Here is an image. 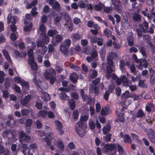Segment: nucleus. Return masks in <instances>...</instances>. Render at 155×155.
<instances>
[{
  "label": "nucleus",
  "instance_id": "f03ea898",
  "mask_svg": "<svg viewBox=\"0 0 155 155\" xmlns=\"http://www.w3.org/2000/svg\"><path fill=\"white\" fill-rule=\"evenodd\" d=\"M84 126L83 124L79 122H77L75 124V130L77 133L80 137H83L86 135V132L84 129Z\"/></svg>",
  "mask_w": 155,
  "mask_h": 155
},
{
  "label": "nucleus",
  "instance_id": "79ce46f5",
  "mask_svg": "<svg viewBox=\"0 0 155 155\" xmlns=\"http://www.w3.org/2000/svg\"><path fill=\"white\" fill-rule=\"evenodd\" d=\"M56 129L57 130H60L61 129H62L63 127V125L62 123L60 122L59 120L57 121L56 124Z\"/></svg>",
  "mask_w": 155,
  "mask_h": 155
},
{
  "label": "nucleus",
  "instance_id": "ddd939ff",
  "mask_svg": "<svg viewBox=\"0 0 155 155\" xmlns=\"http://www.w3.org/2000/svg\"><path fill=\"white\" fill-rule=\"evenodd\" d=\"M116 114L117 115V120L120 123H123L125 120L124 115L117 111H116Z\"/></svg>",
  "mask_w": 155,
  "mask_h": 155
},
{
  "label": "nucleus",
  "instance_id": "b1692460",
  "mask_svg": "<svg viewBox=\"0 0 155 155\" xmlns=\"http://www.w3.org/2000/svg\"><path fill=\"white\" fill-rule=\"evenodd\" d=\"M133 19L134 21H138L141 20V17L139 14L135 13L133 14Z\"/></svg>",
  "mask_w": 155,
  "mask_h": 155
},
{
  "label": "nucleus",
  "instance_id": "58836bf2",
  "mask_svg": "<svg viewBox=\"0 0 155 155\" xmlns=\"http://www.w3.org/2000/svg\"><path fill=\"white\" fill-rule=\"evenodd\" d=\"M18 38V34L16 33V34L15 33H12L11 34L10 36L11 39L14 41L16 40Z\"/></svg>",
  "mask_w": 155,
  "mask_h": 155
},
{
  "label": "nucleus",
  "instance_id": "f8f14e48",
  "mask_svg": "<svg viewBox=\"0 0 155 155\" xmlns=\"http://www.w3.org/2000/svg\"><path fill=\"white\" fill-rule=\"evenodd\" d=\"M31 98L30 95H28L25 97L23 99L20 101V102L22 105L24 106L28 104Z\"/></svg>",
  "mask_w": 155,
  "mask_h": 155
},
{
  "label": "nucleus",
  "instance_id": "49530a36",
  "mask_svg": "<svg viewBox=\"0 0 155 155\" xmlns=\"http://www.w3.org/2000/svg\"><path fill=\"white\" fill-rule=\"evenodd\" d=\"M129 94V91H126L124 93H123L121 95L122 98L125 99L126 98L129 97H130Z\"/></svg>",
  "mask_w": 155,
  "mask_h": 155
},
{
  "label": "nucleus",
  "instance_id": "de8ad7c7",
  "mask_svg": "<svg viewBox=\"0 0 155 155\" xmlns=\"http://www.w3.org/2000/svg\"><path fill=\"white\" fill-rule=\"evenodd\" d=\"M139 51L141 53L143 56H145L147 55L145 48L143 46L140 47V49H139Z\"/></svg>",
  "mask_w": 155,
  "mask_h": 155
},
{
  "label": "nucleus",
  "instance_id": "39448f33",
  "mask_svg": "<svg viewBox=\"0 0 155 155\" xmlns=\"http://www.w3.org/2000/svg\"><path fill=\"white\" fill-rule=\"evenodd\" d=\"M28 63L31 66L32 70L36 71L38 70V67L35 61L34 56L28 57Z\"/></svg>",
  "mask_w": 155,
  "mask_h": 155
},
{
  "label": "nucleus",
  "instance_id": "052dcab7",
  "mask_svg": "<svg viewBox=\"0 0 155 155\" xmlns=\"http://www.w3.org/2000/svg\"><path fill=\"white\" fill-rule=\"evenodd\" d=\"M127 41L128 45L130 46H132L134 45L133 40L131 37H129L127 38Z\"/></svg>",
  "mask_w": 155,
  "mask_h": 155
},
{
  "label": "nucleus",
  "instance_id": "09e8293b",
  "mask_svg": "<svg viewBox=\"0 0 155 155\" xmlns=\"http://www.w3.org/2000/svg\"><path fill=\"white\" fill-rule=\"evenodd\" d=\"M110 94V92L109 91H106L103 95L104 99L106 101L109 99V97Z\"/></svg>",
  "mask_w": 155,
  "mask_h": 155
},
{
  "label": "nucleus",
  "instance_id": "4468645a",
  "mask_svg": "<svg viewBox=\"0 0 155 155\" xmlns=\"http://www.w3.org/2000/svg\"><path fill=\"white\" fill-rule=\"evenodd\" d=\"M111 128V126L110 124H107L104 126L102 128L103 134L104 135H106L109 132Z\"/></svg>",
  "mask_w": 155,
  "mask_h": 155
},
{
  "label": "nucleus",
  "instance_id": "2eb2a0df",
  "mask_svg": "<svg viewBox=\"0 0 155 155\" xmlns=\"http://www.w3.org/2000/svg\"><path fill=\"white\" fill-rule=\"evenodd\" d=\"M145 116V114L144 113L143 110L140 109L138 110L136 113V117L137 118H142Z\"/></svg>",
  "mask_w": 155,
  "mask_h": 155
},
{
  "label": "nucleus",
  "instance_id": "e2e57ef3",
  "mask_svg": "<svg viewBox=\"0 0 155 155\" xmlns=\"http://www.w3.org/2000/svg\"><path fill=\"white\" fill-rule=\"evenodd\" d=\"M21 114L22 116L27 115L29 113L28 110L27 109H23L21 110Z\"/></svg>",
  "mask_w": 155,
  "mask_h": 155
},
{
  "label": "nucleus",
  "instance_id": "13d9d810",
  "mask_svg": "<svg viewBox=\"0 0 155 155\" xmlns=\"http://www.w3.org/2000/svg\"><path fill=\"white\" fill-rule=\"evenodd\" d=\"M108 91L110 93H112L113 92L115 89V86L112 84L109 85L108 87Z\"/></svg>",
  "mask_w": 155,
  "mask_h": 155
},
{
  "label": "nucleus",
  "instance_id": "0e129e2a",
  "mask_svg": "<svg viewBox=\"0 0 155 155\" xmlns=\"http://www.w3.org/2000/svg\"><path fill=\"white\" fill-rule=\"evenodd\" d=\"M86 5V3L81 1L78 2V6L81 8H85Z\"/></svg>",
  "mask_w": 155,
  "mask_h": 155
},
{
  "label": "nucleus",
  "instance_id": "0eeeda50",
  "mask_svg": "<svg viewBox=\"0 0 155 155\" xmlns=\"http://www.w3.org/2000/svg\"><path fill=\"white\" fill-rule=\"evenodd\" d=\"M120 137L123 138V141L125 143H131L132 142V140L131 137L128 134L124 135L122 132L120 133Z\"/></svg>",
  "mask_w": 155,
  "mask_h": 155
},
{
  "label": "nucleus",
  "instance_id": "8fccbe9b",
  "mask_svg": "<svg viewBox=\"0 0 155 155\" xmlns=\"http://www.w3.org/2000/svg\"><path fill=\"white\" fill-rule=\"evenodd\" d=\"M58 147L59 149L62 151H64V147L63 142L61 141H59L58 143Z\"/></svg>",
  "mask_w": 155,
  "mask_h": 155
},
{
  "label": "nucleus",
  "instance_id": "72a5a7b5",
  "mask_svg": "<svg viewBox=\"0 0 155 155\" xmlns=\"http://www.w3.org/2000/svg\"><path fill=\"white\" fill-rule=\"evenodd\" d=\"M63 38L62 36L61 35L57 34L55 37V42L58 43L61 42Z\"/></svg>",
  "mask_w": 155,
  "mask_h": 155
},
{
  "label": "nucleus",
  "instance_id": "dca6fc26",
  "mask_svg": "<svg viewBox=\"0 0 155 155\" xmlns=\"http://www.w3.org/2000/svg\"><path fill=\"white\" fill-rule=\"evenodd\" d=\"M118 56L117 54L114 52H111L107 55V58L113 60L114 59H117Z\"/></svg>",
  "mask_w": 155,
  "mask_h": 155
},
{
  "label": "nucleus",
  "instance_id": "37998d69",
  "mask_svg": "<svg viewBox=\"0 0 155 155\" xmlns=\"http://www.w3.org/2000/svg\"><path fill=\"white\" fill-rule=\"evenodd\" d=\"M130 71L133 73L134 75H136L137 74V73L136 71V68L134 65L132 64L130 66Z\"/></svg>",
  "mask_w": 155,
  "mask_h": 155
},
{
  "label": "nucleus",
  "instance_id": "a211bd4d",
  "mask_svg": "<svg viewBox=\"0 0 155 155\" xmlns=\"http://www.w3.org/2000/svg\"><path fill=\"white\" fill-rule=\"evenodd\" d=\"M67 46L64 45H61L60 46V50L64 54H67L68 52V49Z\"/></svg>",
  "mask_w": 155,
  "mask_h": 155
},
{
  "label": "nucleus",
  "instance_id": "ea45409f",
  "mask_svg": "<svg viewBox=\"0 0 155 155\" xmlns=\"http://www.w3.org/2000/svg\"><path fill=\"white\" fill-rule=\"evenodd\" d=\"M131 136L132 137L133 139L135 140L137 142H140L141 141L140 140L139 136L135 134L132 133L131 134Z\"/></svg>",
  "mask_w": 155,
  "mask_h": 155
},
{
  "label": "nucleus",
  "instance_id": "5fc2aeb1",
  "mask_svg": "<svg viewBox=\"0 0 155 155\" xmlns=\"http://www.w3.org/2000/svg\"><path fill=\"white\" fill-rule=\"evenodd\" d=\"M22 152L24 155H33L32 153H30L29 148L25 150H23Z\"/></svg>",
  "mask_w": 155,
  "mask_h": 155
},
{
  "label": "nucleus",
  "instance_id": "4d7b16f0",
  "mask_svg": "<svg viewBox=\"0 0 155 155\" xmlns=\"http://www.w3.org/2000/svg\"><path fill=\"white\" fill-rule=\"evenodd\" d=\"M104 7V12L107 14L110 13L112 11V9L110 7H107L105 6Z\"/></svg>",
  "mask_w": 155,
  "mask_h": 155
},
{
  "label": "nucleus",
  "instance_id": "6e6552de",
  "mask_svg": "<svg viewBox=\"0 0 155 155\" xmlns=\"http://www.w3.org/2000/svg\"><path fill=\"white\" fill-rule=\"evenodd\" d=\"M24 24L25 25L24 27V30L25 31H30L32 26V24L30 21H28L25 19H24Z\"/></svg>",
  "mask_w": 155,
  "mask_h": 155
},
{
  "label": "nucleus",
  "instance_id": "1a4fd4ad",
  "mask_svg": "<svg viewBox=\"0 0 155 155\" xmlns=\"http://www.w3.org/2000/svg\"><path fill=\"white\" fill-rule=\"evenodd\" d=\"M17 17L15 16H12L11 13H9L7 17V24H9L10 23L16 24L17 21Z\"/></svg>",
  "mask_w": 155,
  "mask_h": 155
},
{
  "label": "nucleus",
  "instance_id": "f257e3e1",
  "mask_svg": "<svg viewBox=\"0 0 155 155\" xmlns=\"http://www.w3.org/2000/svg\"><path fill=\"white\" fill-rule=\"evenodd\" d=\"M101 145L102 151L107 154L109 152L116 150L117 147V145L115 143L105 144L104 142L101 143Z\"/></svg>",
  "mask_w": 155,
  "mask_h": 155
},
{
  "label": "nucleus",
  "instance_id": "6e6d98bb",
  "mask_svg": "<svg viewBox=\"0 0 155 155\" xmlns=\"http://www.w3.org/2000/svg\"><path fill=\"white\" fill-rule=\"evenodd\" d=\"M97 75V72L94 70H92V72L91 75V78L93 79L95 78Z\"/></svg>",
  "mask_w": 155,
  "mask_h": 155
},
{
  "label": "nucleus",
  "instance_id": "7c9ffc66",
  "mask_svg": "<svg viewBox=\"0 0 155 155\" xmlns=\"http://www.w3.org/2000/svg\"><path fill=\"white\" fill-rule=\"evenodd\" d=\"M89 118L88 115H84L81 117L80 121L78 122L81 123L83 124V125L84 126V122L87 120Z\"/></svg>",
  "mask_w": 155,
  "mask_h": 155
},
{
  "label": "nucleus",
  "instance_id": "c85d7f7f",
  "mask_svg": "<svg viewBox=\"0 0 155 155\" xmlns=\"http://www.w3.org/2000/svg\"><path fill=\"white\" fill-rule=\"evenodd\" d=\"M3 53L5 58L8 61H12L11 58L9 56L8 51H7L5 50H3Z\"/></svg>",
  "mask_w": 155,
  "mask_h": 155
},
{
  "label": "nucleus",
  "instance_id": "3c124183",
  "mask_svg": "<svg viewBox=\"0 0 155 155\" xmlns=\"http://www.w3.org/2000/svg\"><path fill=\"white\" fill-rule=\"evenodd\" d=\"M64 45L66 46H67L68 48L69 47L71 44V40L69 39H65L64 41Z\"/></svg>",
  "mask_w": 155,
  "mask_h": 155
},
{
  "label": "nucleus",
  "instance_id": "680f3d73",
  "mask_svg": "<svg viewBox=\"0 0 155 155\" xmlns=\"http://www.w3.org/2000/svg\"><path fill=\"white\" fill-rule=\"evenodd\" d=\"M117 150L119 153H122L123 152L124 149L122 147L118 144H117Z\"/></svg>",
  "mask_w": 155,
  "mask_h": 155
},
{
  "label": "nucleus",
  "instance_id": "774afa93",
  "mask_svg": "<svg viewBox=\"0 0 155 155\" xmlns=\"http://www.w3.org/2000/svg\"><path fill=\"white\" fill-rule=\"evenodd\" d=\"M36 125L37 129H39L41 128L42 126V124L40 120H36Z\"/></svg>",
  "mask_w": 155,
  "mask_h": 155
},
{
  "label": "nucleus",
  "instance_id": "4c0bfd02",
  "mask_svg": "<svg viewBox=\"0 0 155 155\" xmlns=\"http://www.w3.org/2000/svg\"><path fill=\"white\" fill-rule=\"evenodd\" d=\"M67 25L68 26V28L69 30L71 31L73 30V24L71 21H67L66 23H65V25Z\"/></svg>",
  "mask_w": 155,
  "mask_h": 155
},
{
  "label": "nucleus",
  "instance_id": "412c9836",
  "mask_svg": "<svg viewBox=\"0 0 155 155\" xmlns=\"http://www.w3.org/2000/svg\"><path fill=\"white\" fill-rule=\"evenodd\" d=\"M122 83L124 85L128 86L130 84H131L130 81L128 80L127 78L124 76H123L121 78Z\"/></svg>",
  "mask_w": 155,
  "mask_h": 155
},
{
  "label": "nucleus",
  "instance_id": "2f4dec72",
  "mask_svg": "<svg viewBox=\"0 0 155 155\" xmlns=\"http://www.w3.org/2000/svg\"><path fill=\"white\" fill-rule=\"evenodd\" d=\"M117 77V75L114 73H112L111 74H108L106 76V78L107 79H110V78H111L113 80H115Z\"/></svg>",
  "mask_w": 155,
  "mask_h": 155
},
{
  "label": "nucleus",
  "instance_id": "bf43d9fd",
  "mask_svg": "<svg viewBox=\"0 0 155 155\" xmlns=\"http://www.w3.org/2000/svg\"><path fill=\"white\" fill-rule=\"evenodd\" d=\"M125 65V63L123 60L120 61L119 66L121 69L123 70L124 69V66Z\"/></svg>",
  "mask_w": 155,
  "mask_h": 155
},
{
  "label": "nucleus",
  "instance_id": "bb28decb",
  "mask_svg": "<svg viewBox=\"0 0 155 155\" xmlns=\"http://www.w3.org/2000/svg\"><path fill=\"white\" fill-rule=\"evenodd\" d=\"M88 125L89 128L91 130H94L96 126L95 122L92 120L90 119L88 122Z\"/></svg>",
  "mask_w": 155,
  "mask_h": 155
},
{
  "label": "nucleus",
  "instance_id": "c756f323",
  "mask_svg": "<svg viewBox=\"0 0 155 155\" xmlns=\"http://www.w3.org/2000/svg\"><path fill=\"white\" fill-rule=\"evenodd\" d=\"M120 2L118 0H116L114 4V8L117 11H119L120 9Z\"/></svg>",
  "mask_w": 155,
  "mask_h": 155
},
{
  "label": "nucleus",
  "instance_id": "a18cd8bd",
  "mask_svg": "<svg viewBox=\"0 0 155 155\" xmlns=\"http://www.w3.org/2000/svg\"><path fill=\"white\" fill-rule=\"evenodd\" d=\"M104 34L107 37H110L111 35V31L109 29H106L104 31Z\"/></svg>",
  "mask_w": 155,
  "mask_h": 155
},
{
  "label": "nucleus",
  "instance_id": "9d476101",
  "mask_svg": "<svg viewBox=\"0 0 155 155\" xmlns=\"http://www.w3.org/2000/svg\"><path fill=\"white\" fill-rule=\"evenodd\" d=\"M150 132L148 134V136L150 141L153 143L155 142V132L153 130L150 129Z\"/></svg>",
  "mask_w": 155,
  "mask_h": 155
},
{
  "label": "nucleus",
  "instance_id": "423d86ee",
  "mask_svg": "<svg viewBox=\"0 0 155 155\" xmlns=\"http://www.w3.org/2000/svg\"><path fill=\"white\" fill-rule=\"evenodd\" d=\"M139 63V64L137 65V67L140 70H142L143 67L145 68L147 67L148 63L145 59H139L138 61Z\"/></svg>",
  "mask_w": 155,
  "mask_h": 155
},
{
  "label": "nucleus",
  "instance_id": "393cba45",
  "mask_svg": "<svg viewBox=\"0 0 155 155\" xmlns=\"http://www.w3.org/2000/svg\"><path fill=\"white\" fill-rule=\"evenodd\" d=\"M41 36L42 37V38L41 40L42 42L45 44H47L49 41L50 38L46 34V35H44Z\"/></svg>",
  "mask_w": 155,
  "mask_h": 155
},
{
  "label": "nucleus",
  "instance_id": "a878e982",
  "mask_svg": "<svg viewBox=\"0 0 155 155\" xmlns=\"http://www.w3.org/2000/svg\"><path fill=\"white\" fill-rule=\"evenodd\" d=\"M69 105L70 107V109L72 110H74L75 107V101L73 99H71L69 101Z\"/></svg>",
  "mask_w": 155,
  "mask_h": 155
},
{
  "label": "nucleus",
  "instance_id": "cd10ccee",
  "mask_svg": "<svg viewBox=\"0 0 155 155\" xmlns=\"http://www.w3.org/2000/svg\"><path fill=\"white\" fill-rule=\"evenodd\" d=\"M105 6L102 3H100L98 5H95L94 6V8L95 10L97 11H100Z\"/></svg>",
  "mask_w": 155,
  "mask_h": 155
},
{
  "label": "nucleus",
  "instance_id": "69168bd1",
  "mask_svg": "<svg viewBox=\"0 0 155 155\" xmlns=\"http://www.w3.org/2000/svg\"><path fill=\"white\" fill-rule=\"evenodd\" d=\"M107 66H114V62L113 60L107 58Z\"/></svg>",
  "mask_w": 155,
  "mask_h": 155
},
{
  "label": "nucleus",
  "instance_id": "473e14b6",
  "mask_svg": "<svg viewBox=\"0 0 155 155\" xmlns=\"http://www.w3.org/2000/svg\"><path fill=\"white\" fill-rule=\"evenodd\" d=\"M111 136L112 134H107L106 136H103L104 140L107 142L110 141Z\"/></svg>",
  "mask_w": 155,
  "mask_h": 155
},
{
  "label": "nucleus",
  "instance_id": "c03bdc74",
  "mask_svg": "<svg viewBox=\"0 0 155 155\" xmlns=\"http://www.w3.org/2000/svg\"><path fill=\"white\" fill-rule=\"evenodd\" d=\"M81 97L84 101H85L87 99H88L89 101H88V104H91V101H92L91 99L90 98H88V96L87 95L84 94Z\"/></svg>",
  "mask_w": 155,
  "mask_h": 155
},
{
  "label": "nucleus",
  "instance_id": "603ef678",
  "mask_svg": "<svg viewBox=\"0 0 155 155\" xmlns=\"http://www.w3.org/2000/svg\"><path fill=\"white\" fill-rule=\"evenodd\" d=\"M45 140L47 143V144L48 146H51V137L48 136L46 137L45 138Z\"/></svg>",
  "mask_w": 155,
  "mask_h": 155
},
{
  "label": "nucleus",
  "instance_id": "4be33fe9",
  "mask_svg": "<svg viewBox=\"0 0 155 155\" xmlns=\"http://www.w3.org/2000/svg\"><path fill=\"white\" fill-rule=\"evenodd\" d=\"M59 97L61 100L64 101L68 100L69 99V97L67 95V94L62 92L60 93Z\"/></svg>",
  "mask_w": 155,
  "mask_h": 155
},
{
  "label": "nucleus",
  "instance_id": "f3484780",
  "mask_svg": "<svg viewBox=\"0 0 155 155\" xmlns=\"http://www.w3.org/2000/svg\"><path fill=\"white\" fill-rule=\"evenodd\" d=\"M39 30L41 32V35H46V28L44 24L42 23L39 26Z\"/></svg>",
  "mask_w": 155,
  "mask_h": 155
},
{
  "label": "nucleus",
  "instance_id": "338daca9",
  "mask_svg": "<svg viewBox=\"0 0 155 155\" xmlns=\"http://www.w3.org/2000/svg\"><path fill=\"white\" fill-rule=\"evenodd\" d=\"M115 92L117 96H119L120 95L121 90L119 87H116L115 89Z\"/></svg>",
  "mask_w": 155,
  "mask_h": 155
},
{
  "label": "nucleus",
  "instance_id": "9b49d317",
  "mask_svg": "<svg viewBox=\"0 0 155 155\" xmlns=\"http://www.w3.org/2000/svg\"><path fill=\"white\" fill-rule=\"evenodd\" d=\"M70 80L73 83H76L78 78V76L76 73H72L69 76Z\"/></svg>",
  "mask_w": 155,
  "mask_h": 155
},
{
  "label": "nucleus",
  "instance_id": "5701e85b",
  "mask_svg": "<svg viewBox=\"0 0 155 155\" xmlns=\"http://www.w3.org/2000/svg\"><path fill=\"white\" fill-rule=\"evenodd\" d=\"M47 47L46 46H43L38 50V52L41 54L44 55L47 51Z\"/></svg>",
  "mask_w": 155,
  "mask_h": 155
},
{
  "label": "nucleus",
  "instance_id": "20e7f679",
  "mask_svg": "<svg viewBox=\"0 0 155 155\" xmlns=\"http://www.w3.org/2000/svg\"><path fill=\"white\" fill-rule=\"evenodd\" d=\"M56 74L55 70L52 67L45 71V77L48 79H49L51 77L56 76Z\"/></svg>",
  "mask_w": 155,
  "mask_h": 155
},
{
  "label": "nucleus",
  "instance_id": "a19ab883",
  "mask_svg": "<svg viewBox=\"0 0 155 155\" xmlns=\"http://www.w3.org/2000/svg\"><path fill=\"white\" fill-rule=\"evenodd\" d=\"M37 9V7L36 6H34L32 8L31 13L33 16H35L38 14V12L36 11Z\"/></svg>",
  "mask_w": 155,
  "mask_h": 155
},
{
  "label": "nucleus",
  "instance_id": "7ed1b4c3",
  "mask_svg": "<svg viewBox=\"0 0 155 155\" xmlns=\"http://www.w3.org/2000/svg\"><path fill=\"white\" fill-rule=\"evenodd\" d=\"M19 140L21 143L24 141L27 143H28L31 140V137L29 135H27L25 134L23 131H20L19 133Z\"/></svg>",
  "mask_w": 155,
  "mask_h": 155
},
{
  "label": "nucleus",
  "instance_id": "aec40b11",
  "mask_svg": "<svg viewBox=\"0 0 155 155\" xmlns=\"http://www.w3.org/2000/svg\"><path fill=\"white\" fill-rule=\"evenodd\" d=\"M43 93L44 95L41 97L42 99H43L45 102H47L49 101L50 99V97L49 94L45 91H44Z\"/></svg>",
  "mask_w": 155,
  "mask_h": 155
},
{
  "label": "nucleus",
  "instance_id": "864d4df0",
  "mask_svg": "<svg viewBox=\"0 0 155 155\" xmlns=\"http://www.w3.org/2000/svg\"><path fill=\"white\" fill-rule=\"evenodd\" d=\"M32 124V120L31 119H28L26 120L25 122L26 126L30 127Z\"/></svg>",
  "mask_w": 155,
  "mask_h": 155
},
{
  "label": "nucleus",
  "instance_id": "c9c22d12",
  "mask_svg": "<svg viewBox=\"0 0 155 155\" xmlns=\"http://www.w3.org/2000/svg\"><path fill=\"white\" fill-rule=\"evenodd\" d=\"M38 114L39 116L43 117H45L47 114V111L41 110L39 111Z\"/></svg>",
  "mask_w": 155,
  "mask_h": 155
},
{
  "label": "nucleus",
  "instance_id": "e433bc0d",
  "mask_svg": "<svg viewBox=\"0 0 155 155\" xmlns=\"http://www.w3.org/2000/svg\"><path fill=\"white\" fill-rule=\"evenodd\" d=\"M98 40H101V38L95 36L91 37L90 38V42L91 44L96 43Z\"/></svg>",
  "mask_w": 155,
  "mask_h": 155
},
{
  "label": "nucleus",
  "instance_id": "6ab92c4d",
  "mask_svg": "<svg viewBox=\"0 0 155 155\" xmlns=\"http://www.w3.org/2000/svg\"><path fill=\"white\" fill-rule=\"evenodd\" d=\"M58 33V31L56 30L55 29L50 30L47 32L48 36H50L51 37H53Z\"/></svg>",
  "mask_w": 155,
  "mask_h": 155
},
{
  "label": "nucleus",
  "instance_id": "f704fd0d",
  "mask_svg": "<svg viewBox=\"0 0 155 155\" xmlns=\"http://www.w3.org/2000/svg\"><path fill=\"white\" fill-rule=\"evenodd\" d=\"M113 66H107L106 67V69L107 72L106 73V76L108 74H110L113 72Z\"/></svg>",
  "mask_w": 155,
  "mask_h": 155
}]
</instances>
